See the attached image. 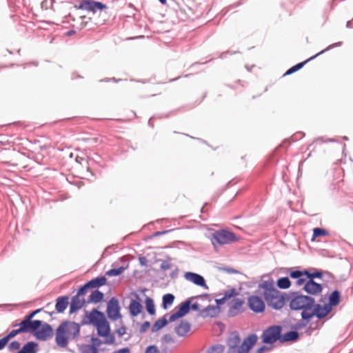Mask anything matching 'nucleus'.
Segmentation results:
<instances>
[{"label": "nucleus", "instance_id": "nucleus-1", "mask_svg": "<svg viewBox=\"0 0 353 353\" xmlns=\"http://www.w3.org/2000/svg\"><path fill=\"white\" fill-rule=\"evenodd\" d=\"M259 288L263 290L262 294L268 306L273 310H281L289 301L288 294L277 290L273 280L262 281Z\"/></svg>", "mask_w": 353, "mask_h": 353}, {"label": "nucleus", "instance_id": "nucleus-2", "mask_svg": "<svg viewBox=\"0 0 353 353\" xmlns=\"http://www.w3.org/2000/svg\"><path fill=\"white\" fill-rule=\"evenodd\" d=\"M289 306L292 310H311L314 299L310 296L303 295L300 292H290L288 294Z\"/></svg>", "mask_w": 353, "mask_h": 353}, {"label": "nucleus", "instance_id": "nucleus-3", "mask_svg": "<svg viewBox=\"0 0 353 353\" xmlns=\"http://www.w3.org/2000/svg\"><path fill=\"white\" fill-rule=\"evenodd\" d=\"M210 239L214 248L216 250L221 245L231 244L237 241L239 238L233 232L225 229H221L213 232L210 236Z\"/></svg>", "mask_w": 353, "mask_h": 353}, {"label": "nucleus", "instance_id": "nucleus-4", "mask_svg": "<svg viewBox=\"0 0 353 353\" xmlns=\"http://www.w3.org/2000/svg\"><path fill=\"white\" fill-rule=\"evenodd\" d=\"M330 311V307L328 306L327 304L321 305L314 302V305L312 306L311 310H308V312H307V310L302 311L301 319L307 321H310L314 316L317 317L319 319H322L327 316Z\"/></svg>", "mask_w": 353, "mask_h": 353}, {"label": "nucleus", "instance_id": "nucleus-5", "mask_svg": "<svg viewBox=\"0 0 353 353\" xmlns=\"http://www.w3.org/2000/svg\"><path fill=\"white\" fill-rule=\"evenodd\" d=\"M282 327L281 325H272L265 329L261 335L262 341L266 344H273L279 341L281 342Z\"/></svg>", "mask_w": 353, "mask_h": 353}, {"label": "nucleus", "instance_id": "nucleus-6", "mask_svg": "<svg viewBox=\"0 0 353 353\" xmlns=\"http://www.w3.org/2000/svg\"><path fill=\"white\" fill-rule=\"evenodd\" d=\"M79 5L74 6L75 8L86 10L93 14L97 13L98 11H102L108 8L105 4L94 0H79Z\"/></svg>", "mask_w": 353, "mask_h": 353}, {"label": "nucleus", "instance_id": "nucleus-7", "mask_svg": "<svg viewBox=\"0 0 353 353\" xmlns=\"http://www.w3.org/2000/svg\"><path fill=\"white\" fill-rule=\"evenodd\" d=\"M85 312V314L81 321L82 325L91 324L96 326L105 317L104 313L97 309H93L90 313L88 311Z\"/></svg>", "mask_w": 353, "mask_h": 353}, {"label": "nucleus", "instance_id": "nucleus-8", "mask_svg": "<svg viewBox=\"0 0 353 353\" xmlns=\"http://www.w3.org/2000/svg\"><path fill=\"white\" fill-rule=\"evenodd\" d=\"M121 307L118 299L116 297H112L107 304V315L112 321H117L122 317L120 312Z\"/></svg>", "mask_w": 353, "mask_h": 353}, {"label": "nucleus", "instance_id": "nucleus-9", "mask_svg": "<svg viewBox=\"0 0 353 353\" xmlns=\"http://www.w3.org/2000/svg\"><path fill=\"white\" fill-rule=\"evenodd\" d=\"M342 42L341 41H339V42H337V43H333V44H331L327 48H326L325 49L321 50V52H319V53L316 54L315 55L311 57L310 58H309L308 59H307L306 61H303V62H301V63H299L297 64H296L295 65L291 67L290 69H288L285 75H290L298 70H299L300 69H301L304 65L310 61V60H312L314 59H315L316 57H317L319 55L324 53L325 52L327 51V50H330L335 47H340L342 46Z\"/></svg>", "mask_w": 353, "mask_h": 353}, {"label": "nucleus", "instance_id": "nucleus-10", "mask_svg": "<svg viewBox=\"0 0 353 353\" xmlns=\"http://www.w3.org/2000/svg\"><path fill=\"white\" fill-rule=\"evenodd\" d=\"M34 336L40 341H46L53 335V330L50 325L42 321V325L33 332Z\"/></svg>", "mask_w": 353, "mask_h": 353}, {"label": "nucleus", "instance_id": "nucleus-11", "mask_svg": "<svg viewBox=\"0 0 353 353\" xmlns=\"http://www.w3.org/2000/svg\"><path fill=\"white\" fill-rule=\"evenodd\" d=\"M19 328L22 333H27L29 332L36 331L37 328H40L42 325V321L41 320H33L24 317L21 322L19 324Z\"/></svg>", "mask_w": 353, "mask_h": 353}, {"label": "nucleus", "instance_id": "nucleus-12", "mask_svg": "<svg viewBox=\"0 0 353 353\" xmlns=\"http://www.w3.org/2000/svg\"><path fill=\"white\" fill-rule=\"evenodd\" d=\"M248 304L250 309L255 313H261L265 310V304L261 297L252 295L248 298Z\"/></svg>", "mask_w": 353, "mask_h": 353}, {"label": "nucleus", "instance_id": "nucleus-13", "mask_svg": "<svg viewBox=\"0 0 353 353\" xmlns=\"http://www.w3.org/2000/svg\"><path fill=\"white\" fill-rule=\"evenodd\" d=\"M67 323H61L56 330L55 341L57 344L61 347H66L68 343V336L65 334L67 332Z\"/></svg>", "mask_w": 353, "mask_h": 353}, {"label": "nucleus", "instance_id": "nucleus-14", "mask_svg": "<svg viewBox=\"0 0 353 353\" xmlns=\"http://www.w3.org/2000/svg\"><path fill=\"white\" fill-rule=\"evenodd\" d=\"M190 310V299L182 302L178 307V310L169 316L170 322L185 316Z\"/></svg>", "mask_w": 353, "mask_h": 353}, {"label": "nucleus", "instance_id": "nucleus-15", "mask_svg": "<svg viewBox=\"0 0 353 353\" xmlns=\"http://www.w3.org/2000/svg\"><path fill=\"white\" fill-rule=\"evenodd\" d=\"M258 337L256 334H251L245 338L241 345L237 349V353H248L256 343Z\"/></svg>", "mask_w": 353, "mask_h": 353}, {"label": "nucleus", "instance_id": "nucleus-16", "mask_svg": "<svg viewBox=\"0 0 353 353\" xmlns=\"http://www.w3.org/2000/svg\"><path fill=\"white\" fill-rule=\"evenodd\" d=\"M184 278L194 284L208 290V286L205 283L204 277L197 273L187 272L184 274Z\"/></svg>", "mask_w": 353, "mask_h": 353}, {"label": "nucleus", "instance_id": "nucleus-17", "mask_svg": "<svg viewBox=\"0 0 353 353\" xmlns=\"http://www.w3.org/2000/svg\"><path fill=\"white\" fill-rule=\"evenodd\" d=\"M243 299L240 298H234L230 303V308L228 312V315L230 317H234L242 312L241 307L244 304Z\"/></svg>", "mask_w": 353, "mask_h": 353}, {"label": "nucleus", "instance_id": "nucleus-18", "mask_svg": "<svg viewBox=\"0 0 353 353\" xmlns=\"http://www.w3.org/2000/svg\"><path fill=\"white\" fill-rule=\"evenodd\" d=\"M303 289L308 294L316 295L322 292L323 287L321 284L315 282L314 280L307 279Z\"/></svg>", "mask_w": 353, "mask_h": 353}, {"label": "nucleus", "instance_id": "nucleus-19", "mask_svg": "<svg viewBox=\"0 0 353 353\" xmlns=\"http://www.w3.org/2000/svg\"><path fill=\"white\" fill-rule=\"evenodd\" d=\"M85 303L84 298H81L79 295L72 296L70 303V314H74L79 310L81 309Z\"/></svg>", "mask_w": 353, "mask_h": 353}, {"label": "nucleus", "instance_id": "nucleus-20", "mask_svg": "<svg viewBox=\"0 0 353 353\" xmlns=\"http://www.w3.org/2000/svg\"><path fill=\"white\" fill-rule=\"evenodd\" d=\"M97 327V335L103 336L108 334L111 332L110 326L105 316L95 326Z\"/></svg>", "mask_w": 353, "mask_h": 353}, {"label": "nucleus", "instance_id": "nucleus-21", "mask_svg": "<svg viewBox=\"0 0 353 353\" xmlns=\"http://www.w3.org/2000/svg\"><path fill=\"white\" fill-rule=\"evenodd\" d=\"M290 276L292 279H296L295 285L296 286L304 285L307 279L305 278V274L303 273V270H292L290 272Z\"/></svg>", "mask_w": 353, "mask_h": 353}, {"label": "nucleus", "instance_id": "nucleus-22", "mask_svg": "<svg viewBox=\"0 0 353 353\" xmlns=\"http://www.w3.org/2000/svg\"><path fill=\"white\" fill-rule=\"evenodd\" d=\"M63 323H68L66 333L70 335L74 339L77 338L80 332L81 323L71 321H64Z\"/></svg>", "mask_w": 353, "mask_h": 353}, {"label": "nucleus", "instance_id": "nucleus-23", "mask_svg": "<svg viewBox=\"0 0 353 353\" xmlns=\"http://www.w3.org/2000/svg\"><path fill=\"white\" fill-rule=\"evenodd\" d=\"M191 330V325L186 321H181L179 324L175 327L174 331L179 336H185Z\"/></svg>", "mask_w": 353, "mask_h": 353}, {"label": "nucleus", "instance_id": "nucleus-24", "mask_svg": "<svg viewBox=\"0 0 353 353\" xmlns=\"http://www.w3.org/2000/svg\"><path fill=\"white\" fill-rule=\"evenodd\" d=\"M69 304V296H59L56 300L55 308L57 312L62 313L67 308Z\"/></svg>", "mask_w": 353, "mask_h": 353}, {"label": "nucleus", "instance_id": "nucleus-25", "mask_svg": "<svg viewBox=\"0 0 353 353\" xmlns=\"http://www.w3.org/2000/svg\"><path fill=\"white\" fill-rule=\"evenodd\" d=\"M143 306L138 300L132 299L129 305V310L132 316H137L141 312Z\"/></svg>", "mask_w": 353, "mask_h": 353}, {"label": "nucleus", "instance_id": "nucleus-26", "mask_svg": "<svg viewBox=\"0 0 353 353\" xmlns=\"http://www.w3.org/2000/svg\"><path fill=\"white\" fill-rule=\"evenodd\" d=\"M219 310V307L210 305L201 311V314L203 317H214L218 314Z\"/></svg>", "mask_w": 353, "mask_h": 353}, {"label": "nucleus", "instance_id": "nucleus-27", "mask_svg": "<svg viewBox=\"0 0 353 353\" xmlns=\"http://www.w3.org/2000/svg\"><path fill=\"white\" fill-rule=\"evenodd\" d=\"M38 350V344L34 341H29L17 353H37Z\"/></svg>", "mask_w": 353, "mask_h": 353}, {"label": "nucleus", "instance_id": "nucleus-28", "mask_svg": "<svg viewBox=\"0 0 353 353\" xmlns=\"http://www.w3.org/2000/svg\"><path fill=\"white\" fill-rule=\"evenodd\" d=\"M168 316V314H166L161 319L155 321L151 329L152 332H157L168 325L170 322L169 319H167Z\"/></svg>", "mask_w": 353, "mask_h": 353}, {"label": "nucleus", "instance_id": "nucleus-29", "mask_svg": "<svg viewBox=\"0 0 353 353\" xmlns=\"http://www.w3.org/2000/svg\"><path fill=\"white\" fill-rule=\"evenodd\" d=\"M107 279L104 276H97L88 281L87 283L90 289L99 288L106 283Z\"/></svg>", "mask_w": 353, "mask_h": 353}, {"label": "nucleus", "instance_id": "nucleus-30", "mask_svg": "<svg viewBox=\"0 0 353 353\" xmlns=\"http://www.w3.org/2000/svg\"><path fill=\"white\" fill-rule=\"evenodd\" d=\"M299 337V333L295 330L287 332L283 335L281 334V343L284 342H294L296 341Z\"/></svg>", "mask_w": 353, "mask_h": 353}, {"label": "nucleus", "instance_id": "nucleus-31", "mask_svg": "<svg viewBox=\"0 0 353 353\" xmlns=\"http://www.w3.org/2000/svg\"><path fill=\"white\" fill-rule=\"evenodd\" d=\"M241 342V338L239 335V334L236 332L231 334L230 337L228 338L227 341V344L228 347H234V348H239L240 346Z\"/></svg>", "mask_w": 353, "mask_h": 353}, {"label": "nucleus", "instance_id": "nucleus-32", "mask_svg": "<svg viewBox=\"0 0 353 353\" xmlns=\"http://www.w3.org/2000/svg\"><path fill=\"white\" fill-rule=\"evenodd\" d=\"M104 297V294L103 292L98 290H95L92 292L90 295L89 296L88 302L92 303H98L103 300Z\"/></svg>", "mask_w": 353, "mask_h": 353}, {"label": "nucleus", "instance_id": "nucleus-33", "mask_svg": "<svg viewBox=\"0 0 353 353\" xmlns=\"http://www.w3.org/2000/svg\"><path fill=\"white\" fill-rule=\"evenodd\" d=\"M341 294L338 290H334L329 296V303L327 305L332 307L336 306L340 302Z\"/></svg>", "mask_w": 353, "mask_h": 353}, {"label": "nucleus", "instance_id": "nucleus-34", "mask_svg": "<svg viewBox=\"0 0 353 353\" xmlns=\"http://www.w3.org/2000/svg\"><path fill=\"white\" fill-rule=\"evenodd\" d=\"M174 299L175 297L172 294L168 293L164 294L162 298V307L164 310H167L172 305Z\"/></svg>", "mask_w": 353, "mask_h": 353}, {"label": "nucleus", "instance_id": "nucleus-35", "mask_svg": "<svg viewBox=\"0 0 353 353\" xmlns=\"http://www.w3.org/2000/svg\"><path fill=\"white\" fill-rule=\"evenodd\" d=\"M291 284V281L288 276L281 277L276 281L277 287L283 290L289 288Z\"/></svg>", "mask_w": 353, "mask_h": 353}, {"label": "nucleus", "instance_id": "nucleus-36", "mask_svg": "<svg viewBox=\"0 0 353 353\" xmlns=\"http://www.w3.org/2000/svg\"><path fill=\"white\" fill-rule=\"evenodd\" d=\"M145 303V308L148 314L150 315H154L155 314L156 310L153 299L150 297L146 296Z\"/></svg>", "mask_w": 353, "mask_h": 353}, {"label": "nucleus", "instance_id": "nucleus-37", "mask_svg": "<svg viewBox=\"0 0 353 353\" xmlns=\"http://www.w3.org/2000/svg\"><path fill=\"white\" fill-rule=\"evenodd\" d=\"M305 278L309 280H314V279H321L323 276V272L321 270H315L313 272H309L307 270H304Z\"/></svg>", "mask_w": 353, "mask_h": 353}, {"label": "nucleus", "instance_id": "nucleus-38", "mask_svg": "<svg viewBox=\"0 0 353 353\" xmlns=\"http://www.w3.org/2000/svg\"><path fill=\"white\" fill-rule=\"evenodd\" d=\"M81 353H99V349L91 344H83L80 346Z\"/></svg>", "mask_w": 353, "mask_h": 353}, {"label": "nucleus", "instance_id": "nucleus-39", "mask_svg": "<svg viewBox=\"0 0 353 353\" xmlns=\"http://www.w3.org/2000/svg\"><path fill=\"white\" fill-rule=\"evenodd\" d=\"M127 268V267L121 266L117 268H112L105 272V275L108 276H117L121 274Z\"/></svg>", "mask_w": 353, "mask_h": 353}, {"label": "nucleus", "instance_id": "nucleus-40", "mask_svg": "<svg viewBox=\"0 0 353 353\" xmlns=\"http://www.w3.org/2000/svg\"><path fill=\"white\" fill-rule=\"evenodd\" d=\"M225 346L221 344L212 345L208 351V353H223Z\"/></svg>", "mask_w": 353, "mask_h": 353}, {"label": "nucleus", "instance_id": "nucleus-41", "mask_svg": "<svg viewBox=\"0 0 353 353\" xmlns=\"http://www.w3.org/2000/svg\"><path fill=\"white\" fill-rule=\"evenodd\" d=\"M327 234V232L323 229L320 228H316L313 230V235L312 240L313 241L315 238L319 236H325Z\"/></svg>", "mask_w": 353, "mask_h": 353}, {"label": "nucleus", "instance_id": "nucleus-42", "mask_svg": "<svg viewBox=\"0 0 353 353\" xmlns=\"http://www.w3.org/2000/svg\"><path fill=\"white\" fill-rule=\"evenodd\" d=\"M310 321H307L306 320H303V319L301 320H299L297 323H296L294 326H293V329L296 331L298 330H301L302 328H304L305 327H306V325H307V323H309Z\"/></svg>", "mask_w": 353, "mask_h": 353}, {"label": "nucleus", "instance_id": "nucleus-43", "mask_svg": "<svg viewBox=\"0 0 353 353\" xmlns=\"http://www.w3.org/2000/svg\"><path fill=\"white\" fill-rule=\"evenodd\" d=\"M237 294V291L235 288H231L225 292L223 297L225 298L226 300L236 296Z\"/></svg>", "mask_w": 353, "mask_h": 353}, {"label": "nucleus", "instance_id": "nucleus-44", "mask_svg": "<svg viewBox=\"0 0 353 353\" xmlns=\"http://www.w3.org/2000/svg\"><path fill=\"white\" fill-rule=\"evenodd\" d=\"M103 337L105 338V340L103 341L105 344L110 345L114 343L115 337L112 334H111V332H110L108 334H107L106 336H103Z\"/></svg>", "mask_w": 353, "mask_h": 353}, {"label": "nucleus", "instance_id": "nucleus-45", "mask_svg": "<svg viewBox=\"0 0 353 353\" xmlns=\"http://www.w3.org/2000/svg\"><path fill=\"white\" fill-rule=\"evenodd\" d=\"M89 289H90V286L87 283H85L83 285L80 287L77 293V295H79V296H81L82 295H84Z\"/></svg>", "mask_w": 353, "mask_h": 353}, {"label": "nucleus", "instance_id": "nucleus-46", "mask_svg": "<svg viewBox=\"0 0 353 353\" xmlns=\"http://www.w3.org/2000/svg\"><path fill=\"white\" fill-rule=\"evenodd\" d=\"M20 346H21V344H20V343L19 341H14L11 342L8 345V350L10 352L14 351V350H19L20 348Z\"/></svg>", "mask_w": 353, "mask_h": 353}, {"label": "nucleus", "instance_id": "nucleus-47", "mask_svg": "<svg viewBox=\"0 0 353 353\" xmlns=\"http://www.w3.org/2000/svg\"><path fill=\"white\" fill-rule=\"evenodd\" d=\"M90 341L92 342V345L96 347L97 349L103 343V341L99 339L98 337L92 336L90 339Z\"/></svg>", "mask_w": 353, "mask_h": 353}, {"label": "nucleus", "instance_id": "nucleus-48", "mask_svg": "<svg viewBox=\"0 0 353 353\" xmlns=\"http://www.w3.org/2000/svg\"><path fill=\"white\" fill-rule=\"evenodd\" d=\"M171 268H172V264L170 262V261H167V260L162 261V263L160 266L161 270L165 271V270L170 269Z\"/></svg>", "mask_w": 353, "mask_h": 353}, {"label": "nucleus", "instance_id": "nucleus-49", "mask_svg": "<svg viewBox=\"0 0 353 353\" xmlns=\"http://www.w3.org/2000/svg\"><path fill=\"white\" fill-rule=\"evenodd\" d=\"M145 353H160V352H159L158 347L156 345H149L148 347H146V349L145 350Z\"/></svg>", "mask_w": 353, "mask_h": 353}, {"label": "nucleus", "instance_id": "nucleus-50", "mask_svg": "<svg viewBox=\"0 0 353 353\" xmlns=\"http://www.w3.org/2000/svg\"><path fill=\"white\" fill-rule=\"evenodd\" d=\"M162 341L165 343H173L174 341L173 337L170 334H165L162 337Z\"/></svg>", "mask_w": 353, "mask_h": 353}, {"label": "nucleus", "instance_id": "nucleus-51", "mask_svg": "<svg viewBox=\"0 0 353 353\" xmlns=\"http://www.w3.org/2000/svg\"><path fill=\"white\" fill-rule=\"evenodd\" d=\"M22 333L20 328L17 330H12L8 334H7L6 336L8 338V339L10 341V339L14 337L19 334Z\"/></svg>", "mask_w": 353, "mask_h": 353}, {"label": "nucleus", "instance_id": "nucleus-52", "mask_svg": "<svg viewBox=\"0 0 353 353\" xmlns=\"http://www.w3.org/2000/svg\"><path fill=\"white\" fill-rule=\"evenodd\" d=\"M150 326V323L149 321H145L144 323H143L139 328L140 333L145 332Z\"/></svg>", "mask_w": 353, "mask_h": 353}, {"label": "nucleus", "instance_id": "nucleus-53", "mask_svg": "<svg viewBox=\"0 0 353 353\" xmlns=\"http://www.w3.org/2000/svg\"><path fill=\"white\" fill-rule=\"evenodd\" d=\"M41 310H42V309L39 308V309L35 310L34 311H32L28 314H27L25 317L30 319V321H33L32 319L34 318V316L37 314L39 313Z\"/></svg>", "mask_w": 353, "mask_h": 353}, {"label": "nucleus", "instance_id": "nucleus-54", "mask_svg": "<svg viewBox=\"0 0 353 353\" xmlns=\"http://www.w3.org/2000/svg\"><path fill=\"white\" fill-rule=\"evenodd\" d=\"M9 340L6 336L3 337L0 339V350H3L5 346L8 344Z\"/></svg>", "mask_w": 353, "mask_h": 353}, {"label": "nucleus", "instance_id": "nucleus-55", "mask_svg": "<svg viewBox=\"0 0 353 353\" xmlns=\"http://www.w3.org/2000/svg\"><path fill=\"white\" fill-rule=\"evenodd\" d=\"M116 332L119 336H122L126 332V327L125 326H121L120 328L116 330Z\"/></svg>", "mask_w": 353, "mask_h": 353}, {"label": "nucleus", "instance_id": "nucleus-56", "mask_svg": "<svg viewBox=\"0 0 353 353\" xmlns=\"http://www.w3.org/2000/svg\"><path fill=\"white\" fill-rule=\"evenodd\" d=\"M194 299V297L190 298V300ZM197 311L199 309V304L198 303H194L193 304L190 303V310Z\"/></svg>", "mask_w": 353, "mask_h": 353}, {"label": "nucleus", "instance_id": "nucleus-57", "mask_svg": "<svg viewBox=\"0 0 353 353\" xmlns=\"http://www.w3.org/2000/svg\"><path fill=\"white\" fill-rule=\"evenodd\" d=\"M113 353H130V350L128 347H124L114 352Z\"/></svg>", "mask_w": 353, "mask_h": 353}, {"label": "nucleus", "instance_id": "nucleus-58", "mask_svg": "<svg viewBox=\"0 0 353 353\" xmlns=\"http://www.w3.org/2000/svg\"><path fill=\"white\" fill-rule=\"evenodd\" d=\"M225 301H226V299L223 296L221 299H216L215 300V301L216 303V306L219 307V305L223 304L225 302Z\"/></svg>", "mask_w": 353, "mask_h": 353}, {"label": "nucleus", "instance_id": "nucleus-59", "mask_svg": "<svg viewBox=\"0 0 353 353\" xmlns=\"http://www.w3.org/2000/svg\"><path fill=\"white\" fill-rule=\"evenodd\" d=\"M268 350V347L263 345V346H261L259 348H258L256 350V351L255 352V353H263L265 351H266Z\"/></svg>", "mask_w": 353, "mask_h": 353}, {"label": "nucleus", "instance_id": "nucleus-60", "mask_svg": "<svg viewBox=\"0 0 353 353\" xmlns=\"http://www.w3.org/2000/svg\"><path fill=\"white\" fill-rule=\"evenodd\" d=\"M303 136H304V133L303 132H297L296 134H294V139L296 140L297 139H301Z\"/></svg>", "mask_w": 353, "mask_h": 353}, {"label": "nucleus", "instance_id": "nucleus-61", "mask_svg": "<svg viewBox=\"0 0 353 353\" xmlns=\"http://www.w3.org/2000/svg\"><path fill=\"white\" fill-rule=\"evenodd\" d=\"M226 353H237V348L228 347Z\"/></svg>", "mask_w": 353, "mask_h": 353}, {"label": "nucleus", "instance_id": "nucleus-62", "mask_svg": "<svg viewBox=\"0 0 353 353\" xmlns=\"http://www.w3.org/2000/svg\"><path fill=\"white\" fill-rule=\"evenodd\" d=\"M121 80V79H116V78L113 77V78H112V79H102V80H101V81H113L114 82L117 83V82L120 81Z\"/></svg>", "mask_w": 353, "mask_h": 353}, {"label": "nucleus", "instance_id": "nucleus-63", "mask_svg": "<svg viewBox=\"0 0 353 353\" xmlns=\"http://www.w3.org/2000/svg\"><path fill=\"white\" fill-rule=\"evenodd\" d=\"M168 231L166 230V231H163V232H157L155 233V236H159L161 234H165V233H168Z\"/></svg>", "mask_w": 353, "mask_h": 353}, {"label": "nucleus", "instance_id": "nucleus-64", "mask_svg": "<svg viewBox=\"0 0 353 353\" xmlns=\"http://www.w3.org/2000/svg\"><path fill=\"white\" fill-rule=\"evenodd\" d=\"M346 27L347 28H353L352 25V22L350 21H348L347 23H346Z\"/></svg>", "mask_w": 353, "mask_h": 353}]
</instances>
